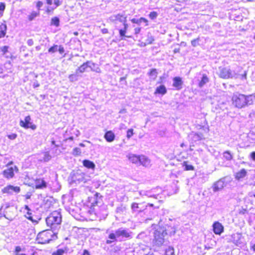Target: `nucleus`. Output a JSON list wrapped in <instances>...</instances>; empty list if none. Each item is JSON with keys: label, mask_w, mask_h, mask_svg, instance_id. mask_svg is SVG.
<instances>
[{"label": "nucleus", "mask_w": 255, "mask_h": 255, "mask_svg": "<svg viewBox=\"0 0 255 255\" xmlns=\"http://www.w3.org/2000/svg\"><path fill=\"white\" fill-rule=\"evenodd\" d=\"M131 233L128 229L123 228H119L115 231H110L108 230L106 234H108V236L106 243L107 245H111L115 242L125 241L127 239L132 238Z\"/></svg>", "instance_id": "nucleus-1"}, {"label": "nucleus", "mask_w": 255, "mask_h": 255, "mask_svg": "<svg viewBox=\"0 0 255 255\" xmlns=\"http://www.w3.org/2000/svg\"><path fill=\"white\" fill-rule=\"evenodd\" d=\"M255 94L246 96L238 92L233 94L232 100L233 105L239 109L244 108L253 104Z\"/></svg>", "instance_id": "nucleus-2"}, {"label": "nucleus", "mask_w": 255, "mask_h": 255, "mask_svg": "<svg viewBox=\"0 0 255 255\" xmlns=\"http://www.w3.org/2000/svg\"><path fill=\"white\" fill-rule=\"evenodd\" d=\"M62 216L59 211L52 212L46 219L47 226L50 227L52 232L57 234L56 231L60 228Z\"/></svg>", "instance_id": "nucleus-3"}, {"label": "nucleus", "mask_w": 255, "mask_h": 255, "mask_svg": "<svg viewBox=\"0 0 255 255\" xmlns=\"http://www.w3.org/2000/svg\"><path fill=\"white\" fill-rule=\"evenodd\" d=\"M219 77L223 79L235 78L240 79L241 80L247 79V71H244L243 73H236L234 71H232L231 69L226 67H220Z\"/></svg>", "instance_id": "nucleus-4"}, {"label": "nucleus", "mask_w": 255, "mask_h": 255, "mask_svg": "<svg viewBox=\"0 0 255 255\" xmlns=\"http://www.w3.org/2000/svg\"><path fill=\"white\" fill-rule=\"evenodd\" d=\"M89 180H90V177L80 170H73L68 177L69 183L71 185L81 183H85Z\"/></svg>", "instance_id": "nucleus-5"}, {"label": "nucleus", "mask_w": 255, "mask_h": 255, "mask_svg": "<svg viewBox=\"0 0 255 255\" xmlns=\"http://www.w3.org/2000/svg\"><path fill=\"white\" fill-rule=\"evenodd\" d=\"M56 234L52 232V234L49 230L44 231L40 232L37 236L36 240L39 244H45L49 243L52 241V238L55 236Z\"/></svg>", "instance_id": "nucleus-6"}, {"label": "nucleus", "mask_w": 255, "mask_h": 255, "mask_svg": "<svg viewBox=\"0 0 255 255\" xmlns=\"http://www.w3.org/2000/svg\"><path fill=\"white\" fill-rule=\"evenodd\" d=\"M161 228V226L157 227L154 232L153 241L155 245L161 246L164 242V237L166 236L164 232V230Z\"/></svg>", "instance_id": "nucleus-7"}, {"label": "nucleus", "mask_w": 255, "mask_h": 255, "mask_svg": "<svg viewBox=\"0 0 255 255\" xmlns=\"http://www.w3.org/2000/svg\"><path fill=\"white\" fill-rule=\"evenodd\" d=\"M231 181V178L229 176H225L214 183L212 189L214 192H217L226 187Z\"/></svg>", "instance_id": "nucleus-8"}, {"label": "nucleus", "mask_w": 255, "mask_h": 255, "mask_svg": "<svg viewBox=\"0 0 255 255\" xmlns=\"http://www.w3.org/2000/svg\"><path fill=\"white\" fill-rule=\"evenodd\" d=\"M92 65H93L94 67L96 66V64L93 62L92 61H87L84 63L80 67H79L76 70L79 73H83L87 71V69L88 68H90L91 70L92 71H94L97 73L100 72V69L99 67H97L96 69H94L92 67Z\"/></svg>", "instance_id": "nucleus-9"}, {"label": "nucleus", "mask_w": 255, "mask_h": 255, "mask_svg": "<svg viewBox=\"0 0 255 255\" xmlns=\"http://www.w3.org/2000/svg\"><path fill=\"white\" fill-rule=\"evenodd\" d=\"M31 120L30 116H27L25 117L24 120H20L19 122V125L24 128L27 129L29 128L32 130H34L36 129L37 126L33 124L31 122Z\"/></svg>", "instance_id": "nucleus-10"}, {"label": "nucleus", "mask_w": 255, "mask_h": 255, "mask_svg": "<svg viewBox=\"0 0 255 255\" xmlns=\"http://www.w3.org/2000/svg\"><path fill=\"white\" fill-rule=\"evenodd\" d=\"M233 243L237 246L241 247L244 245V238L241 234L237 233L232 235Z\"/></svg>", "instance_id": "nucleus-11"}, {"label": "nucleus", "mask_w": 255, "mask_h": 255, "mask_svg": "<svg viewBox=\"0 0 255 255\" xmlns=\"http://www.w3.org/2000/svg\"><path fill=\"white\" fill-rule=\"evenodd\" d=\"M212 227L213 232L216 235H220L224 232V227L222 224L218 221L215 222L212 225Z\"/></svg>", "instance_id": "nucleus-12"}, {"label": "nucleus", "mask_w": 255, "mask_h": 255, "mask_svg": "<svg viewBox=\"0 0 255 255\" xmlns=\"http://www.w3.org/2000/svg\"><path fill=\"white\" fill-rule=\"evenodd\" d=\"M20 191V188L18 186H13L12 185H9L5 187H4L1 192L3 193H7L9 194H11L12 192H14L15 193H19Z\"/></svg>", "instance_id": "nucleus-13"}, {"label": "nucleus", "mask_w": 255, "mask_h": 255, "mask_svg": "<svg viewBox=\"0 0 255 255\" xmlns=\"http://www.w3.org/2000/svg\"><path fill=\"white\" fill-rule=\"evenodd\" d=\"M126 19H127V16L125 14L120 13L112 15L109 17V20L112 22H116L117 20L121 22H125Z\"/></svg>", "instance_id": "nucleus-14"}, {"label": "nucleus", "mask_w": 255, "mask_h": 255, "mask_svg": "<svg viewBox=\"0 0 255 255\" xmlns=\"http://www.w3.org/2000/svg\"><path fill=\"white\" fill-rule=\"evenodd\" d=\"M102 196L99 193H96L93 197H92L90 202L91 203L92 206H99V204H101L100 200H102L101 199Z\"/></svg>", "instance_id": "nucleus-15"}, {"label": "nucleus", "mask_w": 255, "mask_h": 255, "mask_svg": "<svg viewBox=\"0 0 255 255\" xmlns=\"http://www.w3.org/2000/svg\"><path fill=\"white\" fill-rule=\"evenodd\" d=\"M131 208L132 212L140 213L143 212L146 208H144L142 204H137L136 203H133L131 204Z\"/></svg>", "instance_id": "nucleus-16"}, {"label": "nucleus", "mask_w": 255, "mask_h": 255, "mask_svg": "<svg viewBox=\"0 0 255 255\" xmlns=\"http://www.w3.org/2000/svg\"><path fill=\"white\" fill-rule=\"evenodd\" d=\"M173 86L175 87L177 90H180L182 88L183 81L180 77H175L173 79Z\"/></svg>", "instance_id": "nucleus-17"}, {"label": "nucleus", "mask_w": 255, "mask_h": 255, "mask_svg": "<svg viewBox=\"0 0 255 255\" xmlns=\"http://www.w3.org/2000/svg\"><path fill=\"white\" fill-rule=\"evenodd\" d=\"M161 228L163 229V230H165L164 232L166 236L169 235L171 236L175 234L176 232L175 229L167 225H166L165 226H161Z\"/></svg>", "instance_id": "nucleus-18"}, {"label": "nucleus", "mask_w": 255, "mask_h": 255, "mask_svg": "<svg viewBox=\"0 0 255 255\" xmlns=\"http://www.w3.org/2000/svg\"><path fill=\"white\" fill-rule=\"evenodd\" d=\"M104 138L107 141L111 142L114 140L115 134L112 130H109L106 131L105 133Z\"/></svg>", "instance_id": "nucleus-19"}, {"label": "nucleus", "mask_w": 255, "mask_h": 255, "mask_svg": "<svg viewBox=\"0 0 255 255\" xmlns=\"http://www.w3.org/2000/svg\"><path fill=\"white\" fill-rule=\"evenodd\" d=\"M47 187L46 182L42 179H38L35 180V188L43 189Z\"/></svg>", "instance_id": "nucleus-20"}, {"label": "nucleus", "mask_w": 255, "mask_h": 255, "mask_svg": "<svg viewBox=\"0 0 255 255\" xmlns=\"http://www.w3.org/2000/svg\"><path fill=\"white\" fill-rule=\"evenodd\" d=\"M167 93V89L165 86L163 85H160L157 87L154 92V94L164 95Z\"/></svg>", "instance_id": "nucleus-21"}, {"label": "nucleus", "mask_w": 255, "mask_h": 255, "mask_svg": "<svg viewBox=\"0 0 255 255\" xmlns=\"http://www.w3.org/2000/svg\"><path fill=\"white\" fill-rule=\"evenodd\" d=\"M139 165H142L144 166H148L150 164L149 159L144 155H140L139 163Z\"/></svg>", "instance_id": "nucleus-22"}, {"label": "nucleus", "mask_w": 255, "mask_h": 255, "mask_svg": "<svg viewBox=\"0 0 255 255\" xmlns=\"http://www.w3.org/2000/svg\"><path fill=\"white\" fill-rule=\"evenodd\" d=\"M209 82V79L206 74H203L201 79L199 80L198 86L201 88L204 86Z\"/></svg>", "instance_id": "nucleus-23"}, {"label": "nucleus", "mask_w": 255, "mask_h": 255, "mask_svg": "<svg viewBox=\"0 0 255 255\" xmlns=\"http://www.w3.org/2000/svg\"><path fill=\"white\" fill-rule=\"evenodd\" d=\"M81 77L79 73L76 70L75 73L69 75L68 78L70 82H74L77 81Z\"/></svg>", "instance_id": "nucleus-24"}, {"label": "nucleus", "mask_w": 255, "mask_h": 255, "mask_svg": "<svg viewBox=\"0 0 255 255\" xmlns=\"http://www.w3.org/2000/svg\"><path fill=\"white\" fill-rule=\"evenodd\" d=\"M131 21L133 23H136L140 25L141 23L144 22L145 23V26L148 25V20L144 17H140L139 18H133L131 19Z\"/></svg>", "instance_id": "nucleus-25"}, {"label": "nucleus", "mask_w": 255, "mask_h": 255, "mask_svg": "<svg viewBox=\"0 0 255 255\" xmlns=\"http://www.w3.org/2000/svg\"><path fill=\"white\" fill-rule=\"evenodd\" d=\"M83 164L85 167L91 169H94L96 166L95 163L93 161L88 159L84 160L83 161Z\"/></svg>", "instance_id": "nucleus-26"}, {"label": "nucleus", "mask_w": 255, "mask_h": 255, "mask_svg": "<svg viewBox=\"0 0 255 255\" xmlns=\"http://www.w3.org/2000/svg\"><path fill=\"white\" fill-rule=\"evenodd\" d=\"M247 173L246 170L243 168L236 174L235 178L238 180H240L241 179L244 178L247 175Z\"/></svg>", "instance_id": "nucleus-27"}, {"label": "nucleus", "mask_w": 255, "mask_h": 255, "mask_svg": "<svg viewBox=\"0 0 255 255\" xmlns=\"http://www.w3.org/2000/svg\"><path fill=\"white\" fill-rule=\"evenodd\" d=\"M3 175L6 178H12L14 175L13 169L12 167L9 168L3 171Z\"/></svg>", "instance_id": "nucleus-28"}, {"label": "nucleus", "mask_w": 255, "mask_h": 255, "mask_svg": "<svg viewBox=\"0 0 255 255\" xmlns=\"http://www.w3.org/2000/svg\"><path fill=\"white\" fill-rule=\"evenodd\" d=\"M51 158L52 156L50 154L49 152L46 151L43 152V156L41 157V158L39 159V161L41 162H47L51 160Z\"/></svg>", "instance_id": "nucleus-29"}, {"label": "nucleus", "mask_w": 255, "mask_h": 255, "mask_svg": "<svg viewBox=\"0 0 255 255\" xmlns=\"http://www.w3.org/2000/svg\"><path fill=\"white\" fill-rule=\"evenodd\" d=\"M147 75L150 77V78L152 80H155L157 78L158 72L157 70L155 68L150 69L149 72L147 73Z\"/></svg>", "instance_id": "nucleus-30"}, {"label": "nucleus", "mask_w": 255, "mask_h": 255, "mask_svg": "<svg viewBox=\"0 0 255 255\" xmlns=\"http://www.w3.org/2000/svg\"><path fill=\"white\" fill-rule=\"evenodd\" d=\"M6 29V25L3 23H0V38H2L5 35Z\"/></svg>", "instance_id": "nucleus-31"}, {"label": "nucleus", "mask_w": 255, "mask_h": 255, "mask_svg": "<svg viewBox=\"0 0 255 255\" xmlns=\"http://www.w3.org/2000/svg\"><path fill=\"white\" fill-rule=\"evenodd\" d=\"M140 155L137 156L135 154H131L128 156L129 160L133 163L138 164Z\"/></svg>", "instance_id": "nucleus-32"}, {"label": "nucleus", "mask_w": 255, "mask_h": 255, "mask_svg": "<svg viewBox=\"0 0 255 255\" xmlns=\"http://www.w3.org/2000/svg\"><path fill=\"white\" fill-rule=\"evenodd\" d=\"M24 209L27 211V215L28 216H26L27 219L32 221V222H36V221L33 220L32 217L31 216L32 213L31 212V209L29 208L28 206L25 205Z\"/></svg>", "instance_id": "nucleus-33"}, {"label": "nucleus", "mask_w": 255, "mask_h": 255, "mask_svg": "<svg viewBox=\"0 0 255 255\" xmlns=\"http://www.w3.org/2000/svg\"><path fill=\"white\" fill-rule=\"evenodd\" d=\"M68 249L67 248H65V249H59L53 252L52 255H63L64 253H66Z\"/></svg>", "instance_id": "nucleus-34"}, {"label": "nucleus", "mask_w": 255, "mask_h": 255, "mask_svg": "<svg viewBox=\"0 0 255 255\" xmlns=\"http://www.w3.org/2000/svg\"><path fill=\"white\" fill-rule=\"evenodd\" d=\"M40 15L39 11H33L32 12L28 15V20L29 21H32L36 17Z\"/></svg>", "instance_id": "nucleus-35"}, {"label": "nucleus", "mask_w": 255, "mask_h": 255, "mask_svg": "<svg viewBox=\"0 0 255 255\" xmlns=\"http://www.w3.org/2000/svg\"><path fill=\"white\" fill-rule=\"evenodd\" d=\"M223 157L228 161H230L233 159V155L229 150L225 151L223 152Z\"/></svg>", "instance_id": "nucleus-36"}, {"label": "nucleus", "mask_w": 255, "mask_h": 255, "mask_svg": "<svg viewBox=\"0 0 255 255\" xmlns=\"http://www.w3.org/2000/svg\"><path fill=\"white\" fill-rule=\"evenodd\" d=\"M59 23L60 19L58 17L55 16L51 18L50 23L51 25H54L56 27H58L59 26Z\"/></svg>", "instance_id": "nucleus-37"}, {"label": "nucleus", "mask_w": 255, "mask_h": 255, "mask_svg": "<svg viewBox=\"0 0 255 255\" xmlns=\"http://www.w3.org/2000/svg\"><path fill=\"white\" fill-rule=\"evenodd\" d=\"M182 165L184 167L185 170H193L194 167L193 165L188 164V161H184L182 163Z\"/></svg>", "instance_id": "nucleus-38"}, {"label": "nucleus", "mask_w": 255, "mask_h": 255, "mask_svg": "<svg viewBox=\"0 0 255 255\" xmlns=\"http://www.w3.org/2000/svg\"><path fill=\"white\" fill-rule=\"evenodd\" d=\"M165 255H175L173 248L169 247L168 249L165 250Z\"/></svg>", "instance_id": "nucleus-39"}, {"label": "nucleus", "mask_w": 255, "mask_h": 255, "mask_svg": "<svg viewBox=\"0 0 255 255\" xmlns=\"http://www.w3.org/2000/svg\"><path fill=\"white\" fill-rule=\"evenodd\" d=\"M81 153V150L79 147H75L73 149L72 154L74 156L80 155Z\"/></svg>", "instance_id": "nucleus-40"}, {"label": "nucleus", "mask_w": 255, "mask_h": 255, "mask_svg": "<svg viewBox=\"0 0 255 255\" xmlns=\"http://www.w3.org/2000/svg\"><path fill=\"white\" fill-rule=\"evenodd\" d=\"M127 30L124 29H121L119 30V34L120 36L122 37V39H124V37H131L129 36H127L126 35Z\"/></svg>", "instance_id": "nucleus-41"}, {"label": "nucleus", "mask_w": 255, "mask_h": 255, "mask_svg": "<svg viewBox=\"0 0 255 255\" xmlns=\"http://www.w3.org/2000/svg\"><path fill=\"white\" fill-rule=\"evenodd\" d=\"M148 15H149V18L153 20V19L156 18V17L158 16V13L157 12L153 11L150 12Z\"/></svg>", "instance_id": "nucleus-42"}, {"label": "nucleus", "mask_w": 255, "mask_h": 255, "mask_svg": "<svg viewBox=\"0 0 255 255\" xmlns=\"http://www.w3.org/2000/svg\"><path fill=\"white\" fill-rule=\"evenodd\" d=\"M58 46L57 45H54L53 46L51 47L48 49L49 53H54L56 51H58Z\"/></svg>", "instance_id": "nucleus-43"}, {"label": "nucleus", "mask_w": 255, "mask_h": 255, "mask_svg": "<svg viewBox=\"0 0 255 255\" xmlns=\"http://www.w3.org/2000/svg\"><path fill=\"white\" fill-rule=\"evenodd\" d=\"M62 3V1H60V0H54V4L55 5V6L52 8V10H54L57 7L61 5Z\"/></svg>", "instance_id": "nucleus-44"}, {"label": "nucleus", "mask_w": 255, "mask_h": 255, "mask_svg": "<svg viewBox=\"0 0 255 255\" xmlns=\"http://www.w3.org/2000/svg\"><path fill=\"white\" fill-rule=\"evenodd\" d=\"M133 134V130L132 128L128 129L127 132V137L129 139Z\"/></svg>", "instance_id": "nucleus-45"}, {"label": "nucleus", "mask_w": 255, "mask_h": 255, "mask_svg": "<svg viewBox=\"0 0 255 255\" xmlns=\"http://www.w3.org/2000/svg\"><path fill=\"white\" fill-rule=\"evenodd\" d=\"M199 38H197L196 39H193L191 41V45L193 47H196L198 45H199Z\"/></svg>", "instance_id": "nucleus-46"}, {"label": "nucleus", "mask_w": 255, "mask_h": 255, "mask_svg": "<svg viewBox=\"0 0 255 255\" xmlns=\"http://www.w3.org/2000/svg\"><path fill=\"white\" fill-rule=\"evenodd\" d=\"M43 3L41 1H38L36 2V7L37 8V10L39 11L40 8L43 6Z\"/></svg>", "instance_id": "nucleus-47"}, {"label": "nucleus", "mask_w": 255, "mask_h": 255, "mask_svg": "<svg viewBox=\"0 0 255 255\" xmlns=\"http://www.w3.org/2000/svg\"><path fill=\"white\" fill-rule=\"evenodd\" d=\"M167 77V75L165 73H164L163 75L159 78V81L158 82V83H162L163 82V80L166 78Z\"/></svg>", "instance_id": "nucleus-48"}, {"label": "nucleus", "mask_w": 255, "mask_h": 255, "mask_svg": "<svg viewBox=\"0 0 255 255\" xmlns=\"http://www.w3.org/2000/svg\"><path fill=\"white\" fill-rule=\"evenodd\" d=\"M17 134L16 133H11L7 135V137L11 140H14L17 137Z\"/></svg>", "instance_id": "nucleus-49"}, {"label": "nucleus", "mask_w": 255, "mask_h": 255, "mask_svg": "<svg viewBox=\"0 0 255 255\" xmlns=\"http://www.w3.org/2000/svg\"><path fill=\"white\" fill-rule=\"evenodd\" d=\"M250 248L251 250H252L255 253V242L254 241L250 242Z\"/></svg>", "instance_id": "nucleus-50"}, {"label": "nucleus", "mask_w": 255, "mask_h": 255, "mask_svg": "<svg viewBox=\"0 0 255 255\" xmlns=\"http://www.w3.org/2000/svg\"><path fill=\"white\" fill-rule=\"evenodd\" d=\"M8 46H4L1 48V51L3 52V54H5L6 52H8Z\"/></svg>", "instance_id": "nucleus-51"}, {"label": "nucleus", "mask_w": 255, "mask_h": 255, "mask_svg": "<svg viewBox=\"0 0 255 255\" xmlns=\"http://www.w3.org/2000/svg\"><path fill=\"white\" fill-rule=\"evenodd\" d=\"M58 47L59 48H58V50L59 52V53L60 54L63 53L65 51L64 47L63 46H62L61 45L58 46Z\"/></svg>", "instance_id": "nucleus-52"}, {"label": "nucleus", "mask_w": 255, "mask_h": 255, "mask_svg": "<svg viewBox=\"0 0 255 255\" xmlns=\"http://www.w3.org/2000/svg\"><path fill=\"white\" fill-rule=\"evenodd\" d=\"M40 85L37 80H34L33 83V87L34 88L39 87Z\"/></svg>", "instance_id": "nucleus-53"}, {"label": "nucleus", "mask_w": 255, "mask_h": 255, "mask_svg": "<svg viewBox=\"0 0 255 255\" xmlns=\"http://www.w3.org/2000/svg\"><path fill=\"white\" fill-rule=\"evenodd\" d=\"M5 9V4L0 2V11H3Z\"/></svg>", "instance_id": "nucleus-54"}, {"label": "nucleus", "mask_w": 255, "mask_h": 255, "mask_svg": "<svg viewBox=\"0 0 255 255\" xmlns=\"http://www.w3.org/2000/svg\"><path fill=\"white\" fill-rule=\"evenodd\" d=\"M250 157L253 160L255 161V151L252 152L250 154Z\"/></svg>", "instance_id": "nucleus-55"}, {"label": "nucleus", "mask_w": 255, "mask_h": 255, "mask_svg": "<svg viewBox=\"0 0 255 255\" xmlns=\"http://www.w3.org/2000/svg\"><path fill=\"white\" fill-rule=\"evenodd\" d=\"M28 45L31 46L33 45V41L32 39H29L27 41Z\"/></svg>", "instance_id": "nucleus-56"}, {"label": "nucleus", "mask_w": 255, "mask_h": 255, "mask_svg": "<svg viewBox=\"0 0 255 255\" xmlns=\"http://www.w3.org/2000/svg\"><path fill=\"white\" fill-rule=\"evenodd\" d=\"M122 22L123 23V25L124 26V27L123 29L127 30L128 25V23H127V19H126L125 22Z\"/></svg>", "instance_id": "nucleus-57"}, {"label": "nucleus", "mask_w": 255, "mask_h": 255, "mask_svg": "<svg viewBox=\"0 0 255 255\" xmlns=\"http://www.w3.org/2000/svg\"><path fill=\"white\" fill-rule=\"evenodd\" d=\"M140 30H141V28L140 27H136V28H134V33H135V34H138L140 32Z\"/></svg>", "instance_id": "nucleus-58"}, {"label": "nucleus", "mask_w": 255, "mask_h": 255, "mask_svg": "<svg viewBox=\"0 0 255 255\" xmlns=\"http://www.w3.org/2000/svg\"><path fill=\"white\" fill-rule=\"evenodd\" d=\"M21 248L19 246H17V247H15V252L16 254H18V253L21 252Z\"/></svg>", "instance_id": "nucleus-59"}, {"label": "nucleus", "mask_w": 255, "mask_h": 255, "mask_svg": "<svg viewBox=\"0 0 255 255\" xmlns=\"http://www.w3.org/2000/svg\"><path fill=\"white\" fill-rule=\"evenodd\" d=\"M53 7H48L47 9H46V11L47 13H50L53 10H52V8Z\"/></svg>", "instance_id": "nucleus-60"}, {"label": "nucleus", "mask_w": 255, "mask_h": 255, "mask_svg": "<svg viewBox=\"0 0 255 255\" xmlns=\"http://www.w3.org/2000/svg\"><path fill=\"white\" fill-rule=\"evenodd\" d=\"M123 211V208L122 207H119L117 208V212H120Z\"/></svg>", "instance_id": "nucleus-61"}, {"label": "nucleus", "mask_w": 255, "mask_h": 255, "mask_svg": "<svg viewBox=\"0 0 255 255\" xmlns=\"http://www.w3.org/2000/svg\"><path fill=\"white\" fill-rule=\"evenodd\" d=\"M101 31L103 34H106V33H108V30L107 28H103L102 29Z\"/></svg>", "instance_id": "nucleus-62"}, {"label": "nucleus", "mask_w": 255, "mask_h": 255, "mask_svg": "<svg viewBox=\"0 0 255 255\" xmlns=\"http://www.w3.org/2000/svg\"><path fill=\"white\" fill-rule=\"evenodd\" d=\"M122 81H124L125 82V84H127V82L126 81V77H123L120 78V82H122Z\"/></svg>", "instance_id": "nucleus-63"}, {"label": "nucleus", "mask_w": 255, "mask_h": 255, "mask_svg": "<svg viewBox=\"0 0 255 255\" xmlns=\"http://www.w3.org/2000/svg\"><path fill=\"white\" fill-rule=\"evenodd\" d=\"M2 208V206H1V207L0 209V218H1V217H2L3 216L5 217V215H4V214L1 213Z\"/></svg>", "instance_id": "nucleus-64"}]
</instances>
